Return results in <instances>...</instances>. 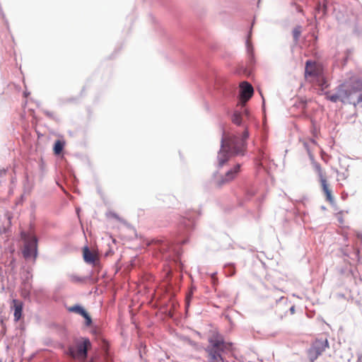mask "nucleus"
I'll return each instance as SVG.
<instances>
[{
    "label": "nucleus",
    "instance_id": "f704fd0d",
    "mask_svg": "<svg viewBox=\"0 0 362 362\" xmlns=\"http://www.w3.org/2000/svg\"><path fill=\"white\" fill-rule=\"evenodd\" d=\"M341 214H342V211H340L338 214H337V220L340 223H344V218L341 216Z\"/></svg>",
    "mask_w": 362,
    "mask_h": 362
},
{
    "label": "nucleus",
    "instance_id": "dca6fc26",
    "mask_svg": "<svg viewBox=\"0 0 362 362\" xmlns=\"http://www.w3.org/2000/svg\"><path fill=\"white\" fill-rule=\"evenodd\" d=\"M66 142L64 139H57L53 144L52 150L55 156L62 154L64 149Z\"/></svg>",
    "mask_w": 362,
    "mask_h": 362
},
{
    "label": "nucleus",
    "instance_id": "603ef678",
    "mask_svg": "<svg viewBox=\"0 0 362 362\" xmlns=\"http://www.w3.org/2000/svg\"><path fill=\"white\" fill-rule=\"evenodd\" d=\"M6 327H5V328H2L1 333H2L3 334H6Z\"/></svg>",
    "mask_w": 362,
    "mask_h": 362
},
{
    "label": "nucleus",
    "instance_id": "6ab92c4d",
    "mask_svg": "<svg viewBox=\"0 0 362 362\" xmlns=\"http://www.w3.org/2000/svg\"><path fill=\"white\" fill-rule=\"evenodd\" d=\"M91 333L96 340L102 343L105 342V340L103 336L102 329L99 326H92Z\"/></svg>",
    "mask_w": 362,
    "mask_h": 362
},
{
    "label": "nucleus",
    "instance_id": "13d9d810",
    "mask_svg": "<svg viewBox=\"0 0 362 362\" xmlns=\"http://www.w3.org/2000/svg\"><path fill=\"white\" fill-rule=\"evenodd\" d=\"M259 92H261V91L259 90ZM260 94H262V93H260ZM262 105L264 107V98H263V96H262Z\"/></svg>",
    "mask_w": 362,
    "mask_h": 362
},
{
    "label": "nucleus",
    "instance_id": "20e7f679",
    "mask_svg": "<svg viewBox=\"0 0 362 362\" xmlns=\"http://www.w3.org/2000/svg\"><path fill=\"white\" fill-rule=\"evenodd\" d=\"M325 94L326 98L332 103L339 100L344 103V100H347L355 107L358 105L362 108V79L358 78L349 83H341L338 86L337 93Z\"/></svg>",
    "mask_w": 362,
    "mask_h": 362
},
{
    "label": "nucleus",
    "instance_id": "37998d69",
    "mask_svg": "<svg viewBox=\"0 0 362 362\" xmlns=\"http://www.w3.org/2000/svg\"><path fill=\"white\" fill-rule=\"evenodd\" d=\"M352 52H353L352 49H347L345 52V54L350 56Z\"/></svg>",
    "mask_w": 362,
    "mask_h": 362
},
{
    "label": "nucleus",
    "instance_id": "a19ab883",
    "mask_svg": "<svg viewBox=\"0 0 362 362\" xmlns=\"http://www.w3.org/2000/svg\"><path fill=\"white\" fill-rule=\"evenodd\" d=\"M6 172H7L6 169H4V168L0 169V177L6 175Z\"/></svg>",
    "mask_w": 362,
    "mask_h": 362
},
{
    "label": "nucleus",
    "instance_id": "864d4df0",
    "mask_svg": "<svg viewBox=\"0 0 362 362\" xmlns=\"http://www.w3.org/2000/svg\"><path fill=\"white\" fill-rule=\"evenodd\" d=\"M356 115H357V114H356V113H354V114H353V115H350V116L349 117V119H351V118H352V117H356Z\"/></svg>",
    "mask_w": 362,
    "mask_h": 362
},
{
    "label": "nucleus",
    "instance_id": "2eb2a0df",
    "mask_svg": "<svg viewBox=\"0 0 362 362\" xmlns=\"http://www.w3.org/2000/svg\"><path fill=\"white\" fill-rule=\"evenodd\" d=\"M33 279L32 268L28 267L24 269L21 273L22 283L25 287H28L31 285V280Z\"/></svg>",
    "mask_w": 362,
    "mask_h": 362
},
{
    "label": "nucleus",
    "instance_id": "b1692460",
    "mask_svg": "<svg viewBox=\"0 0 362 362\" xmlns=\"http://www.w3.org/2000/svg\"><path fill=\"white\" fill-rule=\"evenodd\" d=\"M302 27L300 25H296L292 30V35L294 42H297L301 35Z\"/></svg>",
    "mask_w": 362,
    "mask_h": 362
},
{
    "label": "nucleus",
    "instance_id": "bb28decb",
    "mask_svg": "<svg viewBox=\"0 0 362 362\" xmlns=\"http://www.w3.org/2000/svg\"><path fill=\"white\" fill-rule=\"evenodd\" d=\"M320 181L321 182L322 189V191H323L324 193H327L328 192L332 191L329 188V185H328V183L327 182L326 178L324 176L320 177Z\"/></svg>",
    "mask_w": 362,
    "mask_h": 362
},
{
    "label": "nucleus",
    "instance_id": "ddd939ff",
    "mask_svg": "<svg viewBox=\"0 0 362 362\" xmlns=\"http://www.w3.org/2000/svg\"><path fill=\"white\" fill-rule=\"evenodd\" d=\"M83 258L86 264L95 265L96 262L95 256L91 252L88 245H85L82 248Z\"/></svg>",
    "mask_w": 362,
    "mask_h": 362
},
{
    "label": "nucleus",
    "instance_id": "6e6d98bb",
    "mask_svg": "<svg viewBox=\"0 0 362 362\" xmlns=\"http://www.w3.org/2000/svg\"><path fill=\"white\" fill-rule=\"evenodd\" d=\"M361 358H362V355L359 356L358 357L357 362H361Z\"/></svg>",
    "mask_w": 362,
    "mask_h": 362
},
{
    "label": "nucleus",
    "instance_id": "72a5a7b5",
    "mask_svg": "<svg viewBox=\"0 0 362 362\" xmlns=\"http://www.w3.org/2000/svg\"><path fill=\"white\" fill-rule=\"evenodd\" d=\"M52 344V339L49 337L45 338L44 339V344L46 346H51Z\"/></svg>",
    "mask_w": 362,
    "mask_h": 362
},
{
    "label": "nucleus",
    "instance_id": "58836bf2",
    "mask_svg": "<svg viewBox=\"0 0 362 362\" xmlns=\"http://www.w3.org/2000/svg\"><path fill=\"white\" fill-rule=\"evenodd\" d=\"M0 325L2 328H5L6 324L4 322V320L3 317H0Z\"/></svg>",
    "mask_w": 362,
    "mask_h": 362
},
{
    "label": "nucleus",
    "instance_id": "473e14b6",
    "mask_svg": "<svg viewBox=\"0 0 362 362\" xmlns=\"http://www.w3.org/2000/svg\"><path fill=\"white\" fill-rule=\"evenodd\" d=\"M305 76L307 77L308 76H313L315 74L314 71L309 69L308 68H305Z\"/></svg>",
    "mask_w": 362,
    "mask_h": 362
},
{
    "label": "nucleus",
    "instance_id": "7ed1b4c3",
    "mask_svg": "<svg viewBox=\"0 0 362 362\" xmlns=\"http://www.w3.org/2000/svg\"><path fill=\"white\" fill-rule=\"evenodd\" d=\"M199 69L200 77L206 84L209 92L223 105L232 102L236 95V88L225 78L218 76L208 60L202 57L194 62Z\"/></svg>",
    "mask_w": 362,
    "mask_h": 362
},
{
    "label": "nucleus",
    "instance_id": "e2e57ef3",
    "mask_svg": "<svg viewBox=\"0 0 362 362\" xmlns=\"http://www.w3.org/2000/svg\"><path fill=\"white\" fill-rule=\"evenodd\" d=\"M321 209H322V210H325V209H326V207H325V206H321Z\"/></svg>",
    "mask_w": 362,
    "mask_h": 362
},
{
    "label": "nucleus",
    "instance_id": "a18cd8bd",
    "mask_svg": "<svg viewBox=\"0 0 362 362\" xmlns=\"http://www.w3.org/2000/svg\"><path fill=\"white\" fill-rule=\"evenodd\" d=\"M349 57L350 56L345 54V56L344 57V64H346L347 63V62L349 61Z\"/></svg>",
    "mask_w": 362,
    "mask_h": 362
},
{
    "label": "nucleus",
    "instance_id": "f257e3e1",
    "mask_svg": "<svg viewBox=\"0 0 362 362\" xmlns=\"http://www.w3.org/2000/svg\"><path fill=\"white\" fill-rule=\"evenodd\" d=\"M200 213L194 210H187L183 215L175 217V230L169 239H153L149 246L155 257L163 262V268L169 275L176 272V279L182 278L184 264L181 261L182 245L187 243L189 236L195 227L196 220Z\"/></svg>",
    "mask_w": 362,
    "mask_h": 362
},
{
    "label": "nucleus",
    "instance_id": "9b49d317",
    "mask_svg": "<svg viewBox=\"0 0 362 362\" xmlns=\"http://www.w3.org/2000/svg\"><path fill=\"white\" fill-rule=\"evenodd\" d=\"M255 23V17H254V19L249 28V30H248L247 35H246V40H245V46H246L247 52L248 54L250 55L251 60L254 59V48H253L252 43L250 42V39L252 35V28H253Z\"/></svg>",
    "mask_w": 362,
    "mask_h": 362
},
{
    "label": "nucleus",
    "instance_id": "c756f323",
    "mask_svg": "<svg viewBox=\"0 0 362 362\" xmlns=\"http://www.w3.org/2000/svg\"><path fill=\"white\" fill-rule=\"evenodd\" d=\"M43 113L47 116L49 118L56 121V122H59V119L54 116V113L49 111V110H42Z\"/></svg>",
    "mask_w": 362,
    "mask_h": 362
},
{
    "label": "nucleus",
    "instance_id": "0e129e2a",
    "mask_svg": "<svg viewBox=\"0 0 362 362\" xmlns=\"http://www.w3.org/2000/svg\"><path fill=\"white\" fill-rule=\"evenodd\" d=\"M260 1H261V0H258V1H257V7H259V3H260Z\"/></svg>",
    "mask_w": 362,
    "mask_h": 362
},
{
    "label": "nucleus",
    "instance_id": "412c9836",
    "mask_svg": "<svg viewBox=\"0 0 362 362\" xmlns=\"http://www.w3.org/2000/svg\"><path fill=\"white\" fill-rule=\"evenodd\" d=\"M316 10L317 12H322L323 16H326L328 13V0H323L322 2L318 1L316 4Z\"/></svg>",
    "mask_w": 362,
    "mask_h": 362
},
{
    "label": "nucleus",
    "instance_id": "052dcab7",
    "mask_svg": "<svg viewBox=\"0 0 362 362\" xmlns=\"http://www.w3.org/2000/svg\"><path fill=\"white\" fill-rule=\"evenodd\" d=\"M264 196H262V198H259V202H262V201L264 200Z\"/></svg>",
    "mask_w": 362,
    "mask_h": 362
},
{
    "label": "nucleus",
    "instance_id": "ea45409f",
    "mask_svg": "<svg viewBox=\"0 0 362 362\" xmlns=\"http://www.w3.org/2000/svg\"><path fill=\"white\" fill-rule=\"evenodd\" d=\"M289 311H290L291 315L294 314L295 312H296V307H295V305L291 306L290 308H289Z\"/></svg>",
    "mask_w": 362,
    "mask_h": 362
},
{
    "label": "nucleus",
    "instance_id": "5fc2aeb1",
    "mask_svg": "<svg viewBox=\"0 0 362 362\" xmlns=\"http://www.w3.org/2000/svg\"><path fill=\"white\" fill-rule=\"evenodd\" d=\"M304 146L307 148L308 151L309 152L308 144L307 143H304Z\"/></svg>",
    "mask_w": 362,
    "mask_h": 362
},
{
    "label": "nucleus",
    "instance_id": "393cba45",
    "mask_svg": "<svg viewBox=\"0 0 362 362\" xmlns=\"http://www.w3.org/2000/svg\"><path fill=\"white\" fill-rule=\"evenodd\" d=\"M85 320V325L86 327H91L93 325V319L89 313L86 310L81 315Z\"/></svg>",
    "mask_w": 362,
    "mask_h": 362
},
{
    "label": "nucleus",
    "instance_id": "1a4fd4ad",
    "mask_svg": "<svg viewBox=\"0 0 362 362\" xmlns=\"http://www.w3.org/2000/svg\"><path fill=\"white\" fill-rule=\"evenodd\" d=\"M240 97L241 99L248 100H250L254 95V88L247 81H242L240 85Z\"/></svg>",
    "mask_w": 362,
    "mask_h": 362
},
{
    "label": "nucleus",
    "instance_id": "5701e85b",
    "mask_svg": "<svg viewBox=\"0 0 362 362\" xmlns=\"http://www.w3.org/2000/svg\"><path fill=\"white\" fill-rule=\"evenodd\" d=\"M307 354L308 359L310 362H314L320 356L319 354H317V352H316L315 350L313 349V348L311 346H310V348L308 349Z\"/></svg>",
    "mask_w": 362,
    "mask_h": 362
},
{
    "label": "nucleus",
    "instance_id": "774afa93",
    "mask_svg": "<svg viewBox=\"0 0 362 362\" xmlns=\"http://www.w3.org/2000/svg\"><path fill=\"white\" fill-rule=\"evenodd\" d=\"M79 211H80V209H76V212L77 213L79 212Z\"/></svg>",
    "mask_w": 362,
    "mask_h": 362
},
{
    "label": "nucleus",
    "instance_id": "2f4dec72",
    "mask_svg": "<svg viewBox=\"0 0 362 362\" xmlns=\"http://www.w3.org/2000/svg\"><path fill=\"white\" fill-rule=\"evenodd\" d=\"M355 304L361 310L362 309V295L354 300Z\"/></svg>",
    "mask_w": 362,
    "mask_h": 362
},
{
    "label": "nucleus",
    "instance_id": "4468645a",
    "mask_svg": "<svg viewBox=\"0 0 362 362\" xmlns=\"http://www.w3.org/2000/svg\"><path fill=\"white\" fill-rule=\"evenodd\" d=\"M257 193V189L253 186H247L243 189V197L240 201V205L243 206L244 202L250 201Z\"/></svg>",
    "mask_w": 362,
    "mask_h": 362
},
{
    "label": "nucleus",
    "instance_id": "f8f14e48",
    "mask_svg": "<svg viewBox=\"0 0 362 362\" xmlns=\"http://www.w3.org/2000/svg\"><path fill=\"white\" fill-rule=\"evenodd\" d=\"M313 349L315 350L319 355H321L322 353L325 350L326 348L329 347V341L327 339H315L313 341L311 346Z\"/></svg>",
    "mask_w": 362,
    "mask_h": 362
},
{
    "label": "nucleus",
    "instance_id": "09e8293b",
    "mask_svg": "<svg viewBox=\"0 0 362 362\" xmlns=\"http://www.w3.org/2000/svg\"><path fill=\"white\" fill-rule=\"evenodd\" d=\"M340 176L343 178V179H346L347 177V175L345 173H342Z\"/></svg>",
    "mask_w": 362,
    "mask_h": 362
},
{
    "label": "nucleus",
    "instance_id": "79ce46f5",
    "mask_svg": "<svg viewBox=\"0 0 362 362\" xmlns=\"http://www.w3.org/2000/svg\"><path fill=\"white\" fill-rule=\"evenodd\" d=\"M190 299L189 300H185V308L186 309H188L190 306Z\"/></svg>",
    "mask_w": 362,
    "mask_h": 362
},
{
    "label": "nucleus",
    "instance_id": "c85d7f7f",
    "mask_svg": "<svg viewBox=\"0 0 362 362\" xmlns=\"http://www.w3.org/2000/svg\"><path fill=\"white\" fill-rule=\"evenodd\" d=\"M326 196V200L330 203L332 206H336L334 198L332 195V191L325 193Z\"/></svg>",
    "mask_w": 362,
    "mask_h": 362
},
{
    "label": "nucleus",
    "instance_id": "a878e982",
    "mask_svg": "<svg viewBox=\"0 0 362 362\" xmlns=\"http://www.w3.org/2000/svg\"><path fill=\"white\" fill-rule=\"evenodd\" d=\"M309 155H310V159L313 161L312 163H313V166L315 168V170L317 173V175H318L319 177H322L323 174H322V168H321L320 164L319 163L315 161L314 158H313V156L312 155H310V153H309Z\"/></svg>",
    "mask_w": 362,
    "mask_h": 362
},
{
    "label": "nucleus",
    "instance_id": "4be33fe9",
    "mask_svg": "<svg viewBox=\"0 0 362 362\" xmlns=\"http://www.w3.org/2000/svg\"><path fill=\"white\" fill-rule=\"evenodd\" d=\"M107 216L108 217H112V218H115V220L118 221L119 222L127 225L129 228L132 227L129 223H128L125 220H124L117 213H115L114 211H110L109 213L107 214Z\"/></svg>",
    "mask_w": 362,
    "mask_h": 362
},
{
    "label": "nucleus",
    "instance_id": "aec40b11",
    "mask_svg": "<svg viewBox=\"0 0 362 362\" xmlns=\"http://www.w3.org/2000/svg\"><path fill=\"white\" fill-rule=\"evenodd\" d=\"M223 272L227 276H232L236 272L235 264L234 263H226L223 266Z\"/></svg>",
    "mask_w": 362,
    "mask_h": 362
},
{
    "label": "nucleus",
    "instance_id": "cd10ccee",
    "mask_svg": "<svg viewBox=\"0 0 362 362\" xmlns=\"http://www.w3.org/2000/svg\"><path fill=\"white\" fill-rule=\"evenodd\" d=\"M311 127H310V132L314 136H317V134L320 131V129L316 125V121L313 119H310Z\"/></svg>",
    "mask_w": 362,
    "mask_h": 362
},
{
    "label": "nucleus",
    "instance_id": "680f3d73",
    "mask_svg": "<svg viewBox=\"0 0 362 362\" xmlns=\"http://www.w3.org/2000/svg\"><path fill=\"white\" fill-rule=\"evenodd\" d=\"M23 94H24V95L26 97L28 95H29V94H30V93L24 92V93H23Z\"/></svg>",
    "mask_w": 362,
    "mask_h": 362
},
{
    "label": "nucleus",
    "instance_id": "e433bc0d",
    "mask_svg": "<svg viewBox=\"0 0 362 362\" xmlns=\"http://www.w3.org/2000/svg\"><path fill=\"white\" fill-rule=\"evenodd\" d=\"M349 197V194H348V193H347V192H343L341 193V199H343V200H346V199H347V197Z\"/></svg>",
    "mask_w": 362,
    "mask_h": 362
},
{
    "label": "nucleus",
    "instance_id": "4d7b16f0",
    "mask_svg": "<svg viewBox=\"0 0 362 362\" xmlns=\"http://www.w3.org/2000/svg\"><path fill=\"white\" fill-rule=\"evenodd\" d=\"M85 91V87H83L81 91V95H83V93Z\"/></svg>",
    "mask_w": 362,
    "mask_h": 362
},
{
    "label": "nucleus",
    "instance_id": "49530a36",
    "mask_svg": "<svg viewBox=\"0 0 362 362\" xmlns=\"http://www.w3.org/2000/svg\"><path fill=\"white\" fill-rule=\"evenodd\" d=\"M218 174V171H215V172L213 173V175H212V179H213V180H215Z\"/></svg>",
    "mask_w": 362,
    "mask_h": 362
},
{
    "label": "nucleus",
    "instance_id": "7c9ffc66",
    "mask_svg": "<svg viewBox=\"0 0 362 362\" xmlns=\"http://www.w3.org/2000/svg\"><path fill=\"white\" fill-rule=\"evenodd\" d=\"M353 33L354 35H356V36H360L361 33V28L358 26V25L357 23H356L354 25V30H353Z\"/></svg>",
    "mask_w": 362,
    "mask_h": 362
},
{
    "label": "nucleus",
    "instance_id": "a211bd4d",
    "mask_svg": "<svg viewBox=\"0 0 362 362\" xmlns=\"http://www.w3.org/2000/svg\"><path fill=\"white\" fill-rule=\"evenodd\" d=\"M66 310L69 313L79 315L80 316L86 310V308L80 303H76L72 306H66Z\"/></svg>",
    "mask_w": 362,
    "mask_h": 362
},
{
    "label": "nucleus",
    "instance_id": "f3484780",
    "mask_svg": "<svg viewBox=\"0 0 362 362\" xmlns=\"http://www.w3.org/2000/svg\"><path fill=\"white\" fill-rule=\"evenodd\" d=\"M71 278L73 281L76 282V283H83L88 280L90 281L92 283H96L98 281V278L93 277L91 274H90L88 276H79L77 275H72Z\"/></svg>",
    "mask_w": 362,
    "mask_h": 362
},
{
    "label": "nucleus",
    "instance_id": "c9c22d12",
    "mask_svg": "<svg viewBox=\"0 0 362 362\" xmlns=\"http://www.w3.org/2000/svg\"><path fill=\"white\" fill-rule=\"evenodd\" d=\"M315 64V62L312 59H308L305 62V67L308 68L310 66H313Z\"/></svg>",
    "mask_w": 362,
    "mask_h": 362
},
{
    "label": "nucleus",
    "instance_id": "4c0bfd02",
    "mask_svg": "<svg viewBox=\"0 0 362 362\" xmlns=\"http://www.w3.org/2000/svg\"><path fill=\"white\" fill-rule=\"evenodd\" d=\"M356 238H357L358 240H360L361 241V243H362V233L358 232V231L356 232Z\"/></svg>",
    "mask_w": 362,
    "mask_h": 362
},
{
    "label": "nucleus",
    "instance_id": "c03bdc74",
    "mask_svg": "<svg viewBox=\"0 0 362 362\" xmlns=\"http://www.w3.org/2000/svg\"><path fill=\"white\" fill-rule=\"evenodd\" d=\"M233 344L231 343V342H226V346L227 348L226 349V351L228 350V349H230L232 346H233Z\"/></svg>",
    "mask_w": 362,
    "mask_h": 362
},
{
    "label": "nucleus",
    "instance_id": "de8ad7c7",
    "mask_svg": "<svg viewBox=\"0 0 362 362\" xmlns=\"http://www.w3.org/2000/svg\"><path fill=\"white\" fill-rule=\"evenodd\" d=\"M192 293H188L186 296V299L185 300H189L190 299V300H192Z\"/></svg>",
    "mask_w": 362,
    "mask_h": 362
},
{
    "label": "nucleus",
    "instance_id": "0eeeda50",
    "mask_svg": "<svg viewBox=\"0 0 362 362\" xmlns=\"http://www.w3.org/2000/svg\"><path fill=\"white\" fill-rule=\"evenodd\" d=\"M25 234V243L22 250L23 257L35 262L38 255V238L33 233Z\"/></svg>",
    "mask_w": 362,
    "mask_h": 362
},
{
    "label": "nucleus",
    "instance_id": "3c124183",
    "mask_svg": "<svg viewBox=\"0 0 362 362\" xmlns=\"http://www.w3.org/2000/svg\"><path fill=\"white\" fill-rule=\"evenodd\" d=\"M113 253V251L110 249L108 252H106L105 256L109 255V254Z\"/></svg>",
    "mask_w": 362,
    "mask_h": 362
},
{
    "label": "nucleus",
    "instance_id": "9d476101",
    "mask_svg": "<svg viewBox=\"0 0 362 362\" xmlns=\"http://www.w3.org/2000/svg\"><path fill=\"white\" fill-rule=\"evenodd\" d=\"M23 303L18 299L12 300L11 309L13 310L14 321L18 322L23 316Z\"/></svg>",
    "mask_w": 362,
    "mask_h": 362
},
{
    "label": "nucleus",
    "instance_id": "8fccbe9b",
    "mask_svg": "<svg viewBox=\"0 0 362 362\" xmlns=\"http://www.w3.org/2000/svg\"><path fill=\"white\" fill-rule=\"evenodd\" d=\"M343 237L345 241H348L349 237L347 234L344 235Z\"/></svg>",
    "mask_w": 362,
    "mask_h": 362
},
{
    "label": "nucleus",
    "instance_id": "39448f33",
    "mask_svg": "<svg viewBox=\"0 0 362 362\" xmlns=\"http://www.w3.org/2000/svg\"><path fill=\"white\" fill-rule=\"evenodd\" d=\"M209 345L204 349L208 354V362H225L223 354L226 353V341L217 330L213 331L208 339Z\"/></svg>",
    "mask_w": 362,
    "mask_h": 362
},
{
    "label": "nucleus",
    "instance_id": "6e6552de",
    "mask_svg": "<svg viewBox=\"0 0 362 362\" xmlns=\"http://www.w3.org/2000/svg\"><path fill=\"white\" fill-rule=\"evenodd\" d=\"M241 169V164L236 163L233 168L229 169L224 175L221 176L215 182V185L218 188L222 187L224 185L234 180L239 174Z\"/></svg>",
    "mask_w": 362,
    "mask_h": 362
},
{
    "label": "nucleus",
    "instance_id": "423d86ee",
    "mask_svg": "<svg viewBox=\"0 0 362 362\" xmlns=\"http://www.w3.org/2000/svg\"><path fill=\"white\" fill-rule=\"evenodd\" d=\"M93 344L87 337H76L71 344L66 346L60 344L59 347L64 350V354L73 358H86L88 356V349H92Z\"/></svg>",
    "mask_w": 362,
    "mask_h": 362
},
{
    "label": "nucleus",
    "instance_id": "338daca9",
    "mask_svg": "<svg viewBox=\"0 0 362 362\" xmlns=\"http://www.w3.org/2000/svg\"><path fill=\"white\" fill-rule=\"evenodd\" d=\"M315 41H317V36H315Z\"/></svg>",
    "mask_w": 362,
    "mask_h": 362
},
{
    "label": "nucleus",
    "instance_id": "bf43d9fd",
    "mask_svg": "<svg viewBox=\"0 0 362 362\" xmlns=\"http://www.w3.org/2000/svg\"><path fill=\"white\" fill-rule=\"evenodd\" d=\"M260 153H261V156H262L263 158H264L266 157V155H265L264 153L261 152Z\"/></svg>",
    "mask_w": 362,
    "mask_h": 362
},
{
    "label": "nucleus",
    "instance_id": "f03ea898",
    "mask_svg": "<svg viewBox=\"0 0 362 362\" xmlns=\"http://www.w3.org/2000/svg\"><path fill=\"white\" fill-rule=\"evenodd\" d=\"M232 122L238 127H243L242 132L233 136L230 143L226 144L224 139L225 130L222 127L221 148L218 152V168H222L230 159V156H243L247 151V139L250 132L243 119V114L239 110L228 111Z\"/></svg>",
    "mask_w": 362,
    "mask_h": 362
},
{
    "label": "nucleus",
    "instance_id": "69168bd1",
    "mask_svg": "<svg viewBox=\"0 0 362 362\" xmlns=\"http://www.w3.org/2000/svg\"><path fill=\"white\" fill-rule=\"evenodd\" d=\"M139 355H140V357L142 358V354H141V351L139 350Z\"/></svg>",
    "mask_w": 362,
    "mask_h": 362
}]
</instances>
